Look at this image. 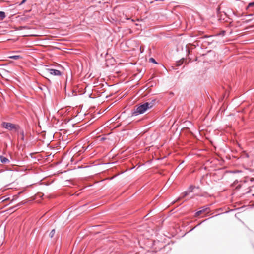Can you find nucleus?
Returning a JSON list of instances; mask_svg holds the SVG:
<instances>
[{"label":"nucleus","instance_id":"obj_1","mask_svg":"<svg viewBox=\"0 0 254 254\" xmlns=\"http://www.w3.org/2000/svg\"><path fill=\"white\" fill-rule=\"evenodd\" d=\"M155 101L152 100L150 102H147L141 104L136 109L134 114L136 115L143 114L148 110L152 108L155 105Z\"/></svg>","mask_w":254,"mask_h":254},{"label":"nucleus","instance_id":"obj_2","mask_svg":"<svg viewBox=\"0 0 254 254\" xmlns=\"http://www.w3.org/2000/svg\"><path fill=\"white\" fill-rule=\"evenodd\" d=\"M41 72L43 76L48 80H49L50 78H52L54 76H61L62 75L61 71L54 69L45 68Z\"/></svg>","mask_w":254,"mask_h":254},{"label":"nucleus","instance_id":"obj_3","mask_svg":"<svg viewBox=\"0 0 254 254\" xmlns=\"http://www.w3.org/2000/svg\"><path fill=\"white\" fill-rule=\"evenodd\" d=\"M1 126L4 128L14 132H18L20 128L19 126L17 125L7 122H2Z\"/></svg>","mask_w":254,"mask_h":254},{"label":"nucleus","instance_id":"obj_4","mask_svg":"<svg viewBox=\"0 0 254 254\" xmlns=\"http://www.w3.org/2000/svg\"><path fill=\"white\" fill-rule=\"evenodd\" d=\"M210 211L209 208L208 207L202 208L201 210L197 211L195 215V217H198L201 214L203 213H208Z\"/></svg>","mask_w":254,"mask_h":254},{"label":"nucleus","instance_id":"obj_5","mask_svg":"<svg viewBox=\"0 0 254 254\" xmlns=\"http://www.w3.org/2000/svg\"><path fill=\"white\" fill-rule=\"evenodd\" d=\"M0 160L3 163H7L10 162V161L7 158L3 156H0Z\"/></svg>","mask_w":254,"mask_h":254},{"label":"nucleus","instance_id":"obj_6","mask_svg":"<svg viewBox=\"0 0 254 254\" xmlns=\"http://www.w3.org/2000/svg\"><path fill=\"white\" fill-rule=\"evenodd\" d=\"M5 16V14L4 12L0 11V20H3Z\"/></svg>","mask_w":254,"mask_h":254},{"label":"nucleus","instance_id":"obj_7","mask_svg":"<svg viewBox=\"0 0 254 254\" xmlns=\"http://www.w3.org/2000/svg\"><path fill=\"white\" fill-rule=\"evenodd\" d=\"M11 59H13L14 60H18L21 57L19 55H13V56H10L9 57Z\"/></svg>","mask_w":254,"mask_h":254},{"label":"nucleus","instance_id":"obj_8","mask_svg":"<svg viewBox=\"0 0 254 254\" xmlns=\"http://www.w3.org/2000/svg\"><path fill=\"white\" fill-rule=\"evenodd\" d=\"M19 137L22 141H24V134L23 131H22L19 133Z\"/></svg>","mask_w":254,"mask_h":254},{"label":"nucleus","instance_id":"obj_9","mask_svg":"<svg viewBox=\"0 0 254 254\" xmlns=\"http://www.w3.org/2000/svg\"><path fill=\"white\" fill-rule=\"evenodd\" d=\"M55 234V229H53L49 234V236L50 238H53Z\"/></svg>","mask_w":254,"mask_h":254},{"label":"nucleus","instance_id":"obj_10","mask_svg":"<svg viewBox=\"0 0 254 254\" xmlns=\"http://www.w3.org/2000/svg\"><path fill=\"white\" fill-rule=\"evenodd\" d=\"M190 192L188 191V190H187V191H185V192H184L183 193V195L182 197H180L178 198V200L181 199V198H184L186 196H187Z\"/></svg>","mask_w":254,"mask_h":254},{"label":"nucleus","instance_id":"obj_11","mask_svg":"<svg viewBox=\"0 0 254 254\" xmlns=\"http://www.w3.org/2000/svg\"><path fill=\"white\" fill-rule=\"evenodd\" d=\"M254 6V1L251 3H249L247 8H250L251 7Z\"/></svg>","mask_w":254,"mask_h":254},{"label":"nucleus","instance_id":"obj_12","mask_svg":"<svg viewBox=\"0 0 254 254\" xmlns=\"http://www.w3.org/2000/svg\"><path fill=\"white\" fill-rule=\"evenodd\" d=\"M194 187L193 186H190L189 189V190H188V191L189 192H192L193 191V189H194Z\"/></svg>","mask_w":254,"mask_h":254},{"label":"nucleus","instance_id":"obj_13","mask_svg":"<svg viewBox=\"0 0 254 254\" xmlns=\"http://www.w3.org/2000/svg\"><path fill=\"white\" fill-rule=\"evenodd\" d=\"M149 61L151 62H152V63H155L156 64L157 63L156 62L155 60L153 58H151L149 59Z\"/></svg>","mask_w":254,"mask_h":254},{"label":"nucleus","instance_id":"obj_14","mask_svg":"<svg viewBox=\"0 0 254 254\" xmlns=\"http://www.w3.org/2000/svg\"><path fill=\"white\" fill-rule=\"evenodd\" d=\"M27 0H22V1H21V2L20 3V5H21L22 4H23L24 3H25L26 2Z\"/></svg>","mask_w":254,"mask_h":254}]
</instances>
